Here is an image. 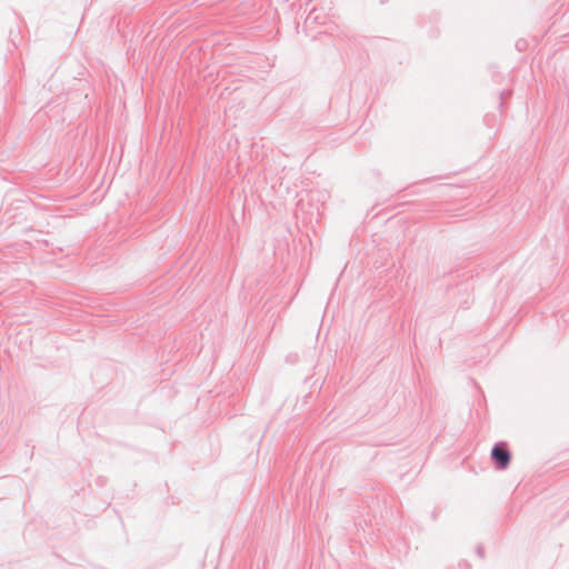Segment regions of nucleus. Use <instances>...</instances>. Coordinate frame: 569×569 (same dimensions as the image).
<instances>
[{"label":"nucleus","instance_id":"1","mask_svg":"<svg viewBox=\"0 0 569 569\" xmlns=\"http://www.w3.org/2000/svg\"><path fill=\"white\" fill-rule=\"evenodd\" d=\"M492 458L499 463L500 468H506L510 461L509 452L498 446L492 449Z\"/></svg>","mask_w":569,"mask_h":569}]
</instances>
